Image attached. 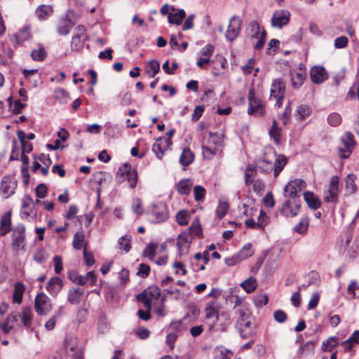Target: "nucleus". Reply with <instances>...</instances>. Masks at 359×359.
<instances>
[{
    "instance_id": "9d476101",
    "label": "nucleus",
    "mask_w": 359,
    "mask_h": 359,
    "mask_svg": "<svg viewBox=\"0 0 359 359\" xmlns=\"http://www.w3.org/2000/svg\"><path fill=\"white\" fill-rule=\"evenodd\" d=\"M236 299L235 306L233 307L234 313L237 318L236 325L252 320L250 311L245 305L240 304L241 301L237 296Z\"/></svg>"
},
{
    "instance_id": "c756f323",
    "label": "nucleus",
    "mask_w": 359,
    "mask_h": 359,
    "mask_svg": "<svg viewBox=\"0 0 359 359\" xmlns=\"http://www.w3.org/2000/svg\"><path fill=\"white\" fill-rule=\"evenodd\" d=\"M53 12L52 7L48 5H41L36 10V15L41 20H44L49 17Z\"/></svg>"
},
{
    "instance_id": "aec40b11",
    "label": "nucleus",
    "mask_w": 359,
    "mask_h": 359,
    "mask_svg": "<svg viewBox=\"0 0 359 359\" xmlns=\"http://www.w3.org/2000/svg\"><path fill=\"white\" fill-rule=\"evenodd\" d=\"M62 287V280L60 277H53L48 280L46 290L52 296H57Z\"/></svg>"
},
{
    "instance_id": "e433bc0d",
    "label": "nucleus",
    "mask_w": 359,
    "mask_h": 359,
    "mask_svg": "<svg viewBox=\"0 0 359 359\" xmlns=\"http://www.w3.org/2000/svg\"><path fill=\"white\" fill-rule=\"evenodd\" d=\"M311 113L310 107L307 104L299 105L296 110L297 118L302 121L308 117Z\"/></svg>"
},
{
    "instance_id": "6ab92c4d",
    "label": "nucleus",
    "mask_w": 359,
    "mask_h": 359,
    "mask_svg": "<svg viewBox=\"0 0 359 359\" xmlns=\"http://www.w3.org/2000/svg\"><path fill=\"white\" fill-rule=\"evenodd\" d=\"M240 335L243 339H248L255 334V325L250 321H246L238 325H236Z\"/></svg>"
},
{
    "instance_id": "603ef678",
    "label": "nucleus",
    "mask_w": 359,
    "mask_h": 359,
    "mask_svg": "<svg viewBox=\"0 0 359 359\" xmlns=\"http://www.w3.org/2000/svg\"><path fill=\"white\" fill-rule=\"evenodd\" d=\"M223 142V135L215 133H209V138L208 142L211 144H214L217 147L222 146Z\"/></svg>"
},
{
    "instance_id": "473e14b6",
    "label": "nucleus",
    "mask_w": 359,
    "mask_h": 359,
    "mask_svg": "<svg viewBox=\"0 0 359 359\" xmlns=\"http://www.w3.org/2000/svg\"><path fill=\"white\" fill-rule=\"evenodd\" d=\"M186 13L184 9H180L177 13H170L168 16V20L171 24L177 25H181L182 20L185 18Z\"/></svg>"
},
{
    "instance_id": "5701e85b",
    "label": "nucleus",
    "mask_w": 359,
    "mask_h": 359,
    "mask_svg": "<svg viewBox=\"0 0 359 359\" xmlns=\"http://www.w3.org/2000/svg\"><path fill=\"white\" fill-rule=\"evenodd\" d=\"M11 211H8L1 219L0 235L6 236L11 230Z\"/></svg>"
},
{
    "instance_id": "338daca9",
    "label": "nucleus",
    "mask_w": 359,
    "mask_h": 359,
    "mask_svg": "<svg viewBox=\"0 0 359 359\" xmlns=\"http://www.w3.org/2000/svg\"><path fill=\"white\" fill-rule=\"evenodd\" d=\"M151 269L148 264H140L139 265L138 271L137 274L138 276H142V278H146L149 275Z\"/></svg>"
},
{
    "instance_id": "0eeeda50",
    "label": "nucleus",
    "mask_w": 359,
    "mask_h": 359,
    "mask_svg": "<svg viewBox=\"0 0 359 359\" xmlns=\"http://www.w3.org/2000/svg\"><path fill=\"white\" fill-rule=\"evenodd\" d=\"M306 187V183L301 179L290 181L284 188V195L286 197L295 198L300 196V192Z\"/></svg>"
},
{
    "instance_id": "f257e3e1",
    "label": "nucleus",
    "mask_w": 359,
    "mask_h": 359,
    "mask_svg": "<svg viewBox=\"0 0 359 359\" xmlns=\"http://www.w3.org/2000/svg\"><path fill=\"white\" fill-rule=\"evenodd\" d=\"M272 155L274 162L273 158H270L265 154L257 161V169L264 174H269L273 171L274 177H277L286 165L287 158L284 155H278L276 151H273Z\"/></svg>"
},
{
    "instance_id": "4c0bfd02",
    "label": "nucleus",
    "mask_w": 359,
    "mask_h": 359,
    "mask_svg": "<svg viewBox=\"0 0 359 359\" xmlns=\"http://www.w3.org/2000/svg\"><path fill=\"white\" fill-rule=\"evenodd\" d=\"M160 71V64L158 61L152 60L148 62L146 73L149 77L153 78Z\"/></svg>"
},
{
    "instance_id": "a211bd4d",
    "label": "nucleus",
    "mask_w": 359,
    "mask_h": 359,
    "mask_svg": "<svg viewBox=\"0 0 359 359\" xmlns=\"http://www.w3.org/2000/svg\"><path fill=\"white\" fill-rule=\"evenodd\" d=\"M229 324V317L227 313L221 312L219 316H217V319L213 320L212 330L217 332H223L226 330Z\"/></svg>"
},
{
    "instance_id": "e2e57ef3",
    "label": "nucleus",
    "mask_w": 359,
    "mask_h": 359,
    "mask_svg": "<svg viewBox=\"0 0 359 359\" xmlns=\"http://www.w3.org/2000/svg\"><path fill=\"white\" fill-rule=\"evenodd\" d=\"M341 121V116L337 113H332L327 117V122L332 126H337Z\"/></svg>"
},
{
    "instance_id": "a19ab883",
    "label": "nucleus",
    "mask_w": 359,
    "mask_h": 359,
    "mask_svg": "<svg viewBox=\"0 0 359 359\" xmlns=\"http://www.w3.org/2000/svg\"><path fill=\"white\" fill-rule=\"evenodd\" d=\"M157 244L152 242L149 243L143 251V256L148 258L150 261H154Z\"/></svg>"
},
{
    "instance_id": "20e7f679",
    "label": "nucleus",
    "mask_w": 359,
    "mask_h": 359,
    "mask_svg": "<svg viewBox=\"0 0 359 359\" xmlns=\"http://www.w3.org/2000/svg\"><path fill=\"white\" fill-rule=\"evenodd\" d=\"M248 99L249 103L248 113L256 116H262L264 114V107L261 99L255 96V90L253 88L249 90Z\"/></svg>"
},
{
    "instance_id": "2f4dec72",
    "label": "nucleus",
    "mask_w": 359,
    "mask_h": 359,
    "mask_svg": "<svg viewBox=\"0 0 359 359\" xmlns=\"http://www.w3.org/2000/svg\"><path fill=\"white\" fill-rule=\"evenodd\" d=\"M353 344H359V330L353 332L351 337L341 344L346 351H349L352 349Z\"/></svg>"
},
{
    "instance_id": "de8ad7c7",
    "label": "nucleus",
    "mask_w": 359,
    "mask_h": 359,
    "mask_svg": "<svg viewBox=\"0 0 359 359\" xmlns=\"http://www.w3.org/2000/svg\"><path fill=\"white\" fill-rule=\"evenodd\" d=\"M205 318L208 320H210L213 318V320L217 319V316H219V313L214 307V302H209L205 306Z\"/></svg>"
},
{
    "instance_id": "58836bf2",
    "label": "nucleus",
    "mask_w": 359,
    "mask_h": 359,
    "mask_svg": "<svg viewBox=\"0 0 359 359\" xmlns=\"http://www.w3.org/2000/svg\"><path fill=\"white\" fill-rule=\"evenodd\" d=\"M280 128L278 126L277 121L274 120L269 133L270 137L274 140L276 144H278L280 142Z\"/></svg>"
},
{
    "instance_id": "ddd939ff",
    "label": "nucleus",
    "mask_w": 359,
    "mask_h": 359,
    "mask_svg": "<svg viewBox=\"0 0 359 359\" xmlns=\"http://www.w3.org/2000/svg\"><path fill=\"white\" fill-rule=\"evenodd\" d=\"M290 13L286 10L276 11L271 18V25L274 27L282 28L283 26L288 24Z\"/></svg>"
},
{
    "instance_id": "cd10ccee",
    "label": "nucleus",
    "mask_w": 359,
    "mask_h": 359,
    "mask_svg": "<svg viewBox=\"0 0 359 359\" xmlns=\"http://www.w3.org/2000/svg\"><path fill=\"white\" fill-rule=\"evenodd\" d=\"M309 219L308 217H304L301 220L293 227V231L301 234L305 235L309 229Z\"/></svg>"
},
{
    "instance_id": "69168bd1",
    "label": "nucleus",
    "mask_w": 359,
    "mask_h": 359,
    "mask_svg": "<svg viewBox=\"0 0 359 359\" xmlns=\"http://www.w3.org/2000/svg\"><path fill=\"white\" fill-rule=\"evenodd\" d=\"M36 194L39 198H44L48 193V188L45 184H39L36 188Z\"/></svg>"
},
{
    "instance_id": "3c124183",
    "label": "nucleus",
    "mask_w": 359,
    "mask_h": 359,
    "mask_svg": "<svg viewBox=\"0 0 359 359\" xmlns=\"http://www.w3.org/2000/svg\"><path fill=\"white\" fill-rule=\"evenodd\" d=\"M84 242V233L83 231H77L74 235L72 245L76 250H81Z\"/></svg>"
},
{
    "instance_id": "9b49d317",
    "label": "nucleus",
    "mask_w": 359,
    "mask_h": 359,
    "mask_svg": "<svg viewBox=\"0 0 359 359\" xmlns=\"http://www.w3.org/2000/svg\"><path fill=\"white\" fill-rule=\"evenodd\" d=\"M17 187V181L13 176L6 175L3 177L1 184V192L5 198H9L15 193Z\"/></svg>"
},
{
    "instance_id": "864d4df0",
    "label": "nucleus",
    "mask_w": 359,
    "mask_h": 359,
    "mask_svg": "<svg viewBox=\"0 0 359 359\" xmlns=\"http://www.w3.org/2000/svg\"><path fill=\"white\" fill-rule=\"evenodd\" d=\"M242 260L251 257L254 254V250L250 243H248L238 252Z\"/></svg>"
},
{
    "instance_id": "f8f14e48",
    "label": "nucleus",
    "mask_w": 359,
    "mask_h": 359,
    "mask_svg": "<svg viewBox=\"0 0 359 359\" xmlns=\"http://www.w3.org/2000/svg\"><path fill=\"white\" fill-rule=\"evenodd\" d=\"M25 240V227L23 224H18L13 230L12 234V245L15 249H19L20 247L24 248V242Z\"/></svg>"
},
{
    "instance_id": "393cba45",
    "label": "nucleus",
    "mask_w": 359,
    "mask_h": 359,
    "mask_svg": "<svg viewBox=\"0 0 359 359\" xmlns=\"http://www.w3.org/2000/svg\"><path fill=\"white\" fill-rule=\"evenodd\" d=\"M48 257L49 253L42 247L38 248L35 250L32 255L33 260L40 264H44Z\"/></svg>"
},
{
    "instance_id": "4d7b16f0",
    "label": "nucleus",
    "mask_w": 359,
    "mask_h": 359,
    "mask_svg": "<svg viewBox=\"0 0 359 359\" xmlns=\"http://www.w3.org/2000/svg\"><path fill=\"white\" fill-rule=\"evenodd\" d=\"M189 217L187 210H180L176 215L177 222L181 226H186L189 224Z\"/></svg>"
},
{
    "instance_id": "412c9836",
    "label": "nucleus",
    "mask_w": 359,
    "mask_h": 359,
    "mask_svg": "<svg viewBox=\"0 0 359 359\" xmlns=\"http://www.w3.org/2000/svg\"><path fill=\"white\" fill-rule=\"evenodd\" d=\"M301 207L300 204H296L295 208H292L291 207L290 200H287L283 204L282 207L280 208V214L286 217H294L297 215L299 208Z\"/></svg>"
},
{
    "instance_id": "f704fd0d",
    "label": "nucleus",
    "mask_w": 359,
    "mask_h": 359,
    "mask_svg": "<svg viewBox=\"0 0 359 359\" xmlns=\"http://www.w3.org/2000/svg\"><path fill=\"white\" fill-rule=\"evenodd\" d=\"M306 76L305 71L297 72L291 76L292 86L294 88H299L302 86Z\"/></svg>"
},
{
    "instance_id": "13d9d810",
    "label": "nucleus",
    "mask_w": 359,
    "mask_h": 359,
    "mask_svg": "<svg viewBox=\"0 0 359 359\" xmlns=\"http://www.w3.org/2000/svg\"><path fill=\"white\" fill-rule=\"evenodd\" d=\"M62 307L60 308V309L54 314L53 317H51L45 324V327L47 330H52L56 323V320L59 317L62 316Z\"/></svg>"
},
{
    "instance_id": "dca6fc26",
    "label": "nucleus",
    "mask_w": 359,
    "mask_h": 359,
    "mask_svg": "<svg viewBox=\"0 0 359 359\" xmlns=\"http://www.w3.org/2000/svg\"><path fill=\"white\" fill-rule=\"evenodd\" d=\"M69 13H67L59 20L57 31L60 35L68 34L74 25V22L70 18Z\"/></svg>"
},
{
    "instance_id": "bb28decb",
    "label": "nucleus",
    "mask_w": 359,
    "mask_h": 359,
    "mask_svg": "<svg viewBox=\"0 0 359 359\" xmlns=\"http://www.w3.org/2000/svg\"><path fill=\"white\" fill-rule=\"evenodd\" d=\"M25 285L21 282H18L14 285V291L13 294V302L20 304L22 300L23 293L25 292Z\"/></svg>"
},
{
    "instance_id": "39448f33",
    "label": "nucleus",
    "mask_w": 359,
    "mask_h": 359,
    "mask_svg": "<svg viewBox=\"0 0 359 359\" xmlns=\"http://www.w3.org/2000/svg\"><path fill=\"white\" fill-rule=\"evenodd\" d=\"M285 83L282 79L273 80L270 90V97L276 100V105L280 107L285 97Z\"/></svg>"
},
{
    "instance_id": "4be33fe9",
    "label": "nucleus",
    "mask_w": 359,
    "mask_h": 359,
    "mask_svg": "<svg viewBox=\"0 0 359 359\" xmlns=\"http://www.w3.org/2000/svg\"><path fill=\"white\" fill-rule=\"evenodd\" d=\"M303 195L304 201L311 209L317 210L321 206L320 200L313 192L307 191Z\"/></svg>"
},
{
    "instance_id": "1a4fd4ad",
    "label": "nucleus",
    "mask_w": 359,
    "mask_h": 359,
    "mask_svg": "<svg viewBox=\"0 0 359 359\" xmlns=\"http://www.w3.org/2000/svg\"><path fill=\"white\" fill-rule=\"evenodd\" d=\"M242 22V20L236 15L230 18L226 32V39L229 41L232 42L237 38L241 29Z\"/></svg>"
},
{
    "instance_id": "bf43d9fd",
    "label": "nucleus",
    "mask_w": 359,
    "mask_h": 359,
    "mask_svg": "<svg viewBox=\"0 0 359 359\" xmlns=\"http://www.w3.org/2000/svg\"><path fill=\"white\" fill-rule=\"evenodd\" d=\"M316 346V341H309L299 347V348L297 351V353L300 355H303L304 352H311L314 350Z\"/></svg>"
},
{
    "instance_id": "423d86ee",
    "label": "nucleus",
    "mask_w": 359,
    "mask_h": 359,
    "mask_svg": "<svg viewBox=\"0 0 359 359\" xmlns=\"http://www.w3.org/2000/svg\"><path fill=\"white\" fill-rule=\"evenodd\" d=\"M339 177L334 175L330 178L329 189L324 191L323 198L326 203H337L339 196Z\"/></svg>"
},
{
    "instance_id": "c03bdc74",
    "label": "nucleus",
    "mask_w": 359,
    "mask_h": 359,
    "mask_svg": "<svg viewBox=\"0 0 359 359\" xmlns=\"http://www.w3.org/2000/svg\"><path fill=\"white\" fill-rule=\"evenodd\" d=\"M241 286L246 292L251 293L256 289L257 284L256 280L254 278L250 277L243 281L241 284Z\"/></svg>"
},
{
    "instance_id": "72a5a7b5",
    "label": "nucleus",
    "mask_w": 359,
    "mask_h": 359,
    "mask_svg": "<svg viewBox=\"0 0 359 359\" xmlns=\"http://www.w3.org/2000/svg\"><path fill=\"white\" fill-rule=\"evenodd\" d=\"M194 160V155L189 149H184L180 158V163L184 165L187 166L191 164Z\"/></svg>"
},
{
    "instance_id": "f03ea898",
    "label": "nucleus",
    "mask_w": 359,
    "mask_h": 359,
    "mask_svg": "<svg viewBox=\"0 0 359 359\" xmlns=\"http://www.w3.org/2000/svg\"><path fill=\"white\" fill-rule=\"evenodd\" d=\"M162 296L160 288L156 285H152L138 294L137 299L142 302L147 309H151L152 304L160 300Z\"/></svg>"
},
{
    "instance_id": "a18cd8bd",
    "label": "nucleus",
    "mask_w": 359,
    "mask_h": 359,
    "mask_svg": "<svg viewBox=\"0 0 359 359\" xmlns=\"http://www.w3.org/2000/svg\"><path fill=\"white\" fill-rule=\"evenodd\" d=\"M55 99L60 103H67L69 99V95L67 91L63 88H57L54 91Z\"/></svg>"
},
{
    "instance_id": "4468645a",
    "label": "nucleus",
    "mask_w": 359,
    "mask_h": 359,
    "mask_svg": "<svg viewBox=\"0 0 359 359\" xmlns=\"http://www.w3.org/2000/svg\"><path fill=\"white\" fill-rule=\"evenodd\" d=\"M353 138V135L350 132H347L346 138L341 139L344 147L339 148V153L341 158H347L349 157L355 145Z\"/></svg>"
},
{
    "instance_id": "5fc2aeb1",
    "label": "nucleus",
    "mask_w": 359,
    "mask_h": 359,
    "mask_svg": "<svg viewBox=\"0 0 359 359\" xmlns=\"http://www.w3.org/2000/svg\"><path fill=\"white\" fill-rule=\"evenodd\" d=\"M85 36L81 35V34L76 33L75 35L72 36L71 46L72 50H77L79 48L81 47L83 44Z\"/></svg>"
},
{
    "instance_id": "680f3d73",
    "label": "nucleus",
    "mask_w": 359,
    "mask_h": 359,
    "mask_svg": "<svg viewBox=\"0 0 359 359\" xmlns=\"http://www.w3.org/2000/svg\"><path fill=\"white\" fill-rule=\"evenodd\" d=\"M348 43V39L346 36H341L337 37L334 39V47L337 49L344 48L347 46Z\"/></svg>"
},
{
    "instance_id": "c9c22d12",
    "label": "nucleus",
    "mask_w": 359,
    "mask_h": 359,
    "mask_svg": "<svg viewBox=\"0 0 359 359\" xmlns=\"http://www.w3.org/2000/svg\"><path fill=\"white\" fill-rule=\"evenodd\" d=\"M356 176L353 174H348L345 178L346 190L348 194H354L357 190L355 184Z\"/></svg>"
},
{
    "instance_id": "79ce46f5",
    "label": "nucleus",
    "mask_w": 359,
    "mask_h": 359,
    "mask_svg": "<svg viewBox=\"0 0 359 359\" xmlns=\"http://www.w3.org/2000/svg\"><path fill=\"white\" fill-rule=\"evenodd\" d=\"M339 344V339L337 337H331L326 341L323 342L322 350L323 351H332L334 347Z\"/></svg>"
},
{
    "instance_id": "a878e982",
    "label": "nucleus",
    "mask_w": 359,
    "mask_h": 359,
    "mask_svg": "<svg viewBox=\"0 0 359 359\" xmlns=\"http://www.w3.org/2000/svg\"><path fill=\"white\" fill-rule=\"evenodd\" d=\"M165 295L163 294L160 300L155 302V303L152 304L155 313L159 317H163L168 313V311L165 306Z\"/></svg>"
},
{
    "instance_id": "6e6d98bb",
    "label": "nucleus",
    "mask_w": 359,
    "mask_h": 359,
    "mask_svg": "<svg viewBox=\"0 0 359 359\" xmlns=\"http://www.w3.org/2000/svg\"><path fill=\"white\" fill-rule=\"evenodd\" d=\"M229 209V203L226 201H219L216 209V214L219 219H222Z\"/></svg>"
},
{
    "instance_id": "ea45409f",
    "label": "nucleus",
    "mask_w": 359,
    "mask_h": 359,
    "mask_svg": "<svg viewBox=\"0 0 359 359\" xmlns=\"http://www.w3.org/2000/svg\"><path fill=\"white\" fill-rule=\"evenodd\" d=\"M14 36L18 43H23L30 37L29 27L27 26L22 27Z\"/></svg>"
},
{
    "instance_id": "7c9ffc66",
    "label": "nucleus",
    "mask_w": 359,
    "mask_h": 359,
    "mask_svg": "<svg viewBox=\"0 0 359 359\" xmlns=\"http://www.w3.org/2000/svg\"><path fill=\"white\" fill-rule=\"evenodd\" d=\"M67 276L72 283L79 285H83L88 283V277L81 276L75 271H69Z\"/></svg>"
},
{
    "instance_id": "2eb2a0df",
    "label": "nucleus",
    "mask_w": 359,
    "mask_h": 359,
    "mask_svg": "<svg viewBox=\"0 0 359 359\" xmlns=\"http://www.w3.org/2000/svg\"><path fill=\"white\" fill-rule=\"evenodd\" d=\"M328 78V74L323 66H314L310 70L311 81L315 84H320Z\"/></svg>"
},
{
    "instance_id": "774afa93",
    "label": "nucleus",
    "mask_w": 359,
    "mask_h": 359,
    "mask_svg": "<svg viewBox=\"0 0 359 359\" xmlns=\"http://www.w3.org/2000/svg\"><path fill=\"white\" fill-rule=\"evenodd\" d=\"M194 198L195 200L197 201H200L203 199L205 194V189L200 185H197L194 187Z\"/></svg>"
},
{
    "instance_id": "37998d69",
    "label": "nucleus",
    "mask_w": 359,
    "mask_h": 359,
    "mask_svg": "<svg viewBox=\"0 0 359 359\" xmlns=\"http://www.w3.org/2000/svg\"><path fill=\"white\" fill-rule=\"evenodd\" d=\"M47 56V53L45 48L42 46L39 47L37 49H34L31 52V57L34 61H43Z\"/></svg>"
},
{
    "instance_id": "7ed1b4c3",
    "label": "nucleus",
    "mask_w": 359,
    "mask_h": 359,
    "mask_svg": "<svg viewBox=\"0 0 359 359\" xmlns=\"http://www.w3.org/2000/svg\"><path fill=\"white\" fill-rule=\"evenodd\" d=\"M116 179L118 183L127 180L130 187L134 189L137 185V172L135 169H132L130 164L125 163L118 168Z\"/></svg>"
},
{
    "instance_id": "b1692460",
    "label": "nucleus",
    "mask_w": 359,
    "mask_h": 359,
    "mask_svg": "<svg viewBox=\"0 0 359 359\" xmlns=\"http://www.w3.org/2000/svg\"><path fill=\"white\" fill-rule=\"evenodd\" d=\"M83 294V289L79 287L70 289L67 294V301L72 304H79Z\"/></svg>"
},
{
    "instance_id": "49530a36",
    "label": "nucleus",
    "mask_w": 359,
    "mask_h": 359,
    "mask_svg": "<svg viewBox=\"0 0 359 359\" xmlns=\"http://www.w3.org/2000/svg\"><path fill=\"white\" fill-rule=\"evenodd\" d=\"M248 34L252 38H257L259 34H261L260 26L257 20H252L249 25V27L247 30Z\"/></svg>"
},
{
    "instance_id": "c85d7f7f",
    "label": "nucleus",
    "mask_w": 359,
    "mask_h": 359,
    "mask_svg": "<svg viewBox=\"0 0 359 359\" xmlns=\"http://www.w3.org/2000/svg\"><path fill=\"white\" fill-rule=\"evenodd\" d=\"M20 318L23 325L27 328L30 327L32 321V313L31 307H25L22 309V312L20 313Z\"/></svg>"
},
{
    "instance_id": "052dcab7",
    "label": "nucleus",
    "mask_w": 359,
    "mask_h": 359,
    "mask_svg": "<svg viewBox=\"0 0 359 359\" xmlns=\"http://www.w3.org/2000/svg\"><path fill=\"white\" fill-rule=\"evenodd\" d=\"M202 151L203 157L205 159L210 160L212 159L217 154V149H212L209 146L203 145L202 146Z\"/></svg>"
},
{
    "instance_id": "8fccbe9b",
    "label": "nucleus",
    "mask_w": 359,
    "mask_h": 359,
    "mask_svg": "<svg viewBox=\"0 0 359 359\" xmlns=\"http://www.w3.org/2000/svg\"><path fill=\"white\" fill-rule=\"evenodd\" d=\"M118 243L120 249L128 252L131 248V237L128 235L123 236L119 238Z\"/></svg>"
},
{
    "instance_id": "6e6552de",
    "label": "nucleus",
    "mask_w": 359,
    "mask_h": 359,
    "mask_svg": "<svg viewBox=\"0 0 359 359\" xmlns=\"http://www.w3.org/2000/svg\"><path fill=\"white\" fill-rule=\"evenodd\" d=\"M50 299L43 293L39 294L34 299V309L37 314L44 316L51 310Z\"/></svg>"
},
{
    "instance_id": "0e129e2a",
    "label": "nucleus",
    "mask_w": 359,
    "mask_h": 359,
    "mask_svg": "<svg viewBox=\"0 0 359 359\" xmlns=\"http://www.w3.org/2000/svg\"><path fill=\"white\" fill-rule=\"evenodd\" d=\"M214 46L211 44H207L204 46L199 53L200 57H209L212 56L214 53Z\"/></svg>"
},
{
    "instance_id": "f3484780",
    "label": "nucleus",
    "mask_w": 359,
    "mask_h": 359,
    "mask_svg": "<svg viewBox=\"0 0 359 359\" xmlns=\"http://www.w3.org/2000/svg\"><path fill=\"white\" fill-rule=\"evenodd\" d=\"M192 238L190 231H184L179 235L177 241V246L180 254L186 253L187 252Z\"/></svg>"
},
{
    "instance_id": "09e8293b",
    "label": "nucleus",
    "mask_w": 359,
    "mask_h": 359,
    "mask_svg": "<svg viewBox=\"0 0 359 359\" xmlns=\"http://www.w3.org/2000/svg\"><path fill=\"white\" fill-rule=\"evenodd\" d=\"M191 182L189 180H182L177 184V191L183 195H188L190 193Z\"/></svg>"
}]
</instances>
